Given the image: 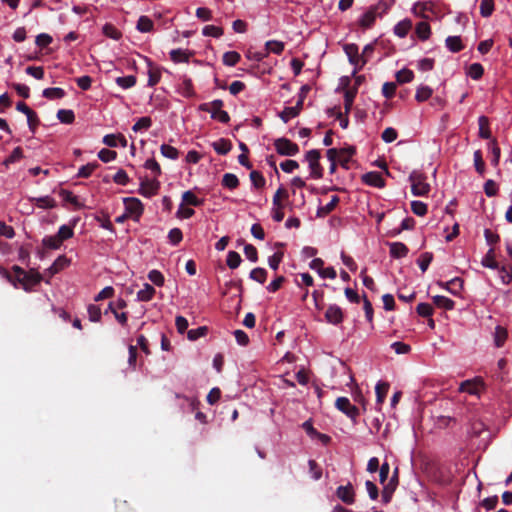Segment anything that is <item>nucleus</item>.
Returning <instances> with one entry per match:
<instances>
[{
  "label": "nucleus",
  "instance_id": "obj_1",
  "mask_svg": "<svg viewBox=\"0 0 512 512\" xmlns=\"http://www.w3.org/2000/svg\"><path fill=\"white\" fill-rule=\"evenodd\" d=\"M224 103L220 99H215L208 103H202L199 110L210 113L212 119L227 124L230 121L228 112L223 110Z\"/></svg>",
  "mask_w": 512,
  "mask_h": 512
},
{
  "label": "nucleus",
  "instance_id": "obj_2",
  "mask_svg": "<svg viewBox=\"0 0 512 512\" xmlns=\"http://www.w3.org/2000/svg\"><path fill=\"white\" fill-rule=\"evenodd\" d=\"M411 183V192L414 196H426L430 191V185L426 182V176L418 171H413L409 175Z\"/></svg>",
  "mask_w": 512,
  "mask_h": 512
},
{
  "label": "nucleus",
  "instance_id": "obj_3",
  "mask_svg": "<svg viewBox=\"0 0 512 512\" xmlns=\"http://www.w3.org/2000/svg\"><path fill=\"white\" fill-rule=\"evenodd\" d=\"M343 50L348 57L349 63L354 66L352 74L355 75L367 63V58H364L359 53V48L354 43L345 44Z\"/></svg>",
  "mask_w": 512,
  "mask_h": 512
},
{
  "label": "nucleus",
  "instance_id": "obj_4",
  "mask_svg": "<svg viewBox=\"0 0 512 512\" xmlns=\"http://www.w3.org/2000/svg\"><path fill=\"white\" fill-rule=\"evenodd\" d=\"M123 204L125 212L135 222H139L144 212L143 203L136 197H125L123 198Z\"/></svg>",
  "mask_w": 512,
  "mask_h": 512
},
{
  "label": "nucleus",
  "instance_id": "obj_5",
  "mask_svg": "<svg viewBox=\"0 0 512 512\" xmlns=\"http://www.w3.org/2000/svg\"><path fill=\"white\" fill-rule=\"evenodd\" d=\"M305 160L308 162L310 169V176L314 179L322 177V168L320 166V152L316 149L309 150L305 154Z\"/></svg>",
  "mask_w": 512,
  "mask_h": 512
},
{
  "label": "nucleus",
  "instance_id": "obj_6",
  "mask_svg": "<svg viewBox=\"0 0 512 512\" xmlns=\"http://www.w3.org/2000/svg\"><path fill=\"white\" fill-rule=\"evenodd\" d=\"M336 408L349 417L353 422H356L360 415L359 409L351 404L347 397H338L335 402Z\"/></svg>",
  "mask_w": 512,
  "mask_h": 512
},
{
  "label": "nucleus",
  "instance_id": "obj_7",
  "mask_svg": "<svg viewBox=\"0 0 512 512\" xmlns=\"http://www.w3.org/2000/svg\"><path fill=\"white\" fill-rule=\"evenodd\" d=\"M274 147L277 153L283 156H295L299 152L298 145L284 137L276 139Z\"/></svg>",
  "mask_w": 512,
  "mask_h": 512
},
{
  "label": "nucleus",
  "instance_id": "obj_8",
  "mask_svg": "<svg viewBox=\"0 0 512 512\" xmlns=\"http://www.w3.org/2000/svg\"><path fill=\"white\" fill-rule=\"evenodd\" d=\"M160 182L156 178L141 180L138 193L145 198H152L158 194Z\"/></svg>",
  "mask_w": 512,
  "mask_h": 512
},
{
  "label": "nucleus",
  "instance_id": "obj_9",
  "mask_svg": "<svg viewBox=\"0 0 512 512\" xmlns=\"http://www.w3.org/2000/svg\"><path fill=\"white\" fill-rule=\"evenodd\" d=\"M483 388V381L481 378L476 377L463 381L459 386V392L468 393L470 395L479 396L481 389Z\"/></svg>",
  "mask_w": 512,
  "mask_h": 512
},
{
  "label": "nucleus",
  "instance_id": "obj_10",
  "mask_svg": "<svg viewBox=\"0 0 512 512\" xmlns=\"http://www.w3.org/2000/svg\"><path fill=\"white\" fill-rule=\"evenodd\" d=\"M325 320L332 325H339L344 320V313L337 304H330L325 312Z\"/></svg>",
  "mask_w": 512,
  "mask_h": 512
},
{
  "label": "nucleus",
  "instance_id": "obj_11",
  "mask_svg": "<svg viewBox=\"0 0 512 512\" xmlns=\"http://www.w3.org/2000/svg\"><path fill=\"white\" fill-rule=\"evenodd\" d=\"M338 163L346 170L350 169L352 158L356 153L354 146H347L341 149H336Z\"/></svg>",
  "mask_w": 512,
  "mask_h": 512
},
{
  "label": "nucleus",
  "instance_id": "obj_12",
  "mask_svg": "<svg viewBox=\"0 0 512 512\" xmlns=\"http://www.w3.org/2000/svg\"><path fill=\"white\" fill-rule=\"evenodd\" d=\"M304 98L300 97V99L297 101V103L294 106L285 107L283 111L279 113L280 119L284 123H288L291 119L297 117L303 107Z\"/></svg>",
  "mask_w": 512,
  "mask_h": 512
},
{
  "label": "nucleus",
  "instance_id": "obj_13",
  "mask_svg": "<svg viewBox=\"0 0 512 512\" xmlns=\"http://www.w3.org/2000/svg\"><path fill=\"white\" fill-rule=\"evenodd\" d=\"M336 496L345 504L352 505L355 502V491L351 483L341 485L336 489Z\"/></svg>",
  "mask_w": 512,
  "mask_h": 512
},
{
  "label": "nucleus",
  "instance_id": "obj_14",
  "mask_svg": "<svg viewBox=\"0 0 512 512\" xmlns=\"http://www.w3.org/2000/svg\"><path fill=\"white\" fill-rule=\"evenodd\" d=\"M361 180L364 184L375 187V188H384L385 180L382 177V174L378 171H371L363 174L361 176Z\"/></svg>",
  "mask_w": 512,
  "mask_h": 512
},
{
  "label": "nucleus",
  "instance_id": "obj_15",
  "mask_svg": "<svg viewBox=\"0 0 512 512\" xmlns=\"http://www.w3.org/2000/svg\"><path fill=\"white\" fill-rule=\"evenodd\" d=\"M437 284L442 289L447 290L449 293H451L454 296H459L463 289V280L459 277H455L447 282H438Z\"/></svg>",
  "mask_w": 512,
  "mask_h": 512
},
{
  "label": "nucleus",
  "instance_id": "obj_16",
  "mask_svg": "<svg viewBox=\"0 0 512 512\" xmlns=\"http://www.w3.org/2000/svg\"><path fill=\"white\" fill-rule=\"evenodd\" d=\"M102 142L106 146L112 147V148L118 147V146L125 148L128 145L127 139L121 133L107 134L103 137Z\"/></svg>",
  "mask_w": 512,
  "mask_h": 512
},
{
  "label": "nucleus",
  "instance_id": "obj_17",
  "mask_svg": "<svg viewBox=\"0 0 512 512\" xmlns=\"http://www.w3.org/2000/svg\"><path fill=\"white\" fill-rule=\"evenodd\" d=\"M177 92L186 98H191L195 95V91L193 88L192 80L188 78L187 76H183L181 78L180 83L177 87Z\"/></svg>",
  "mask_w": 512,
  "mask_h": 512
},
{
  "label": "nucleus",
  "instance_id": "obj_18",
  "mask_svg": "<svg viewBox=\"0 0 512 512\" xmlns=\"http://www.w3.org/2000/svg\"><path fill=\"white\" fill-rule=\"evenodd\" d=\"M378 18L374 10L369 7L358 19V24L363 29L371 28Z\"/></svg>",
  "mask_w": 512,
  "mask_h": 512
},
{
  "label": "nucleus",
  "instance_id": "obj_19",
  "mask_svg": "<svg viewBox=\"0 0 512 512\" xmlns=\"http://www.w3.org/2000/svg\"><path fill=\"white\" fill-rule=\"evenodd\" d=\"M408 252V247L402 242L389 243V253L392 258H404L408 255Z\"/></svg>",
  "mask_w": 512,
  "mask_h": 512
},
{
  "label": "nucleus",
  "instance_id": "obj_20",
  "mask_svg": "<svg viewBox=\"0 0 512 512\" xmlns=\"http://www.w3.org/2000/svg\"><path fill=\"white\" fill-rule=\"evenodd\" d=\"M412 13L421 18H428V12H432V3L431 2H416L411 8Z\"/></svg>",
  "mask_w": 512,
  "mask_h": 512
},
{
  "label": "nucleus",
  "instance_id": "obj_21",
  "mask_svg": "<svg viewBox=\"0 0 512 512\" xmlns=\"http://www.w3.org/2000/svg\"><path fill=\"white\" fill-rule=\"evenodd\" d=\"M155 294V288L149 283H144L143 288L136 294V300L140 302H148L154 298Z\"/></svg>",
  "mask_w": 512,
  "mask_h": 512
},
{
  "label": "nucleus",
  "instance_id": "obj_22",
  "mask_svg": "<svg viewBox=\"0 0 512 512\" xmlns=\"http://www.w3.org/2000/svg\"><path fill=\"white\" fill-rule=\"evenodd\" d=\"M412 28V21L405 18L393 27V33L399 38H405Z\"/></svg>",
  "mask_w": 512,
  "mask_h": 512
},
{
  "label": "nucleus",
  "instance_id": "obj_23",
  "mask_svg": "<svg viewBox=\"0 0 512 512\" xmlns=\"http://www.w3.org/2000/svg\"><path fill=\"white\" fill-rule=\"evenodd\" d=\"M30 201L41 209H51L56 206V201L51 196L33 197Z\"/></svg>",
  "mask_w": 512,
  "mask_h": 512
},
{
  "label": "nucleus",
  "instance_id": "obj_24",
  "mask_svg": "<svg viewBox=\"0 0 512 512\" xmlns=\"http://www.w3.org/2000/svg\"><path fill=\"white\" fill-rule=\"evenodd\" d=\"M145 59L149 66L147 85L149 87H153L159 83V81L161 79V71L159 68L153 67L152 62L148 58H145Z\"/></svg>",
  "mask_w": 512,
  "mask_h": 512
},
{
  "label": "nucleus",
  "instance_id": "obj_25",
  "mask_svg": "<svg viewBox=\"0 0 512 512\" xmlns=\"http://www.w3.org/2000/svg\"><path fill=\"white\" fill-rule=\"evenodd\" d=\"M395 0H380L376 4L370 6L378 17L385 15L394 5Z\"/></svg>",
  "mask_w": 512,
  "mask_h": 512
},
{
  "label": "nucleus",
  "instance_id": "obj_26",
  "mask_svg": "<svg viewBox=\"0 0 512 512\" xmlns=\"http://www.w3.org/2000/svg\"><path fill=\"white\" fill-rule=\"evenodd\" d=\"M212 147L219 155H226L232 149V144L229 140L221 138L212 143Z\"/></svg>",
  "mask_w": 512,
  "mask_h": 512
},
{
  "label": "nucleus",
  "instance_id": "obj_27",
  "mask_svg": "<svg viewBox=\"0 0 512 512\" xmlns=\"http://www.w3.org/2000/svg\"><path fill=\"white\" fill-rule=\"evenodd\" d=\"M41 244L43 248L48 250H58L62 246V242L59 240L56 234L45 236L42 239Z\"/></svg>",
  "mask_w": 512,
  "mask_h": 512
},
{
  "label": "nucleus",
  "instance_id": "obj_28",
  "mask_svg": "<svg viewBox=\"0 0 512 512\" xmlns=\"http://www.w3.org/2000/svg\"><path fill=\"white\" fill-rule=\"evenodd\" d=\"M136 29L141 33H149L153 31L154 23L148 16L142 15L137 21Z\"/></svg>",
  "mask_w": 512,
  "mask_h": 512
},
{
  "label": "nucleus",
  "instance_id": "obj_29",
  "mask_svg": "<svg viewBox=\"0 0 512 512\" xmlns=\"http://www.w3.org/2000/svg\"><path fill=\"white\" fill-rule=\"evenodd\" d=\"M338 203L339 197L337 195H333L327 204L317 209V216L325 217L335 209Z\"/></svg>",
  "mask_w": 512,
  "mask_h": 512
},
{
  "label": "nucleus",
  "instance_id": "obj_30",
  "mask_svg": "<svg viewBox=\"0 0 512 512\" xmlns=\"http://www.w3.org/2000/svg\"><path fill=\"white\" fill-rule=\"evenodd\" d=\"M415 33L420 40H428L431 35L430 25L426 21L419 22L415 27Z\"/></svg>",
  "mask_w": 512,
  "mask_h": 512
},
{
  "label": "nucleus",
  "instance_id": "obj_31",
  "mask_svg": "<svg viewBox=\"0 0 512 512\" xmlns=\"http://www.w3.org/2000/svg\"><path fill=\"white\" fill-rule=\"evenodd\" d=\"M445 44L447 49L453 53L460 52L464 48L460 36H448Z\"/></svg>",
  "mask_w": 512,
  "mask_h": 512
},
{
  "label": "nucleus",
  "instance_id": "obj_32",
  "mask_svg": "<svg viewBox=\"0 0 512 512\" xmlns=\"http://www.w3.org/2000/svg\"><path fill=\"white\" fill-rule=\"evenodd\" d=\"M432 299L434 304L439 308H443L445 310H452L455 307V302L446 296L435 295L433 296Z\"/></svg>",
  "mask_w": 512,
  "mask_h": 512
},
{
  "label": "nucleus",
  "instance_id": "obj_33",
  "mask_svg": "<svg viewBox=\"0 0 512 512\" xmlns=\"http://www.w3.org/2000/svg\"><path fill=\"white\" fill-rule=\"evenodd\" d=\"M170 59L175 63L188 62L190 58V52L184 49H173L169 53Z\"/></svg>",
  "mask_w": 512,
  "mask_h": 512
},
{
  "label": "nucleus",
  "instance_id": "obj_34",
  "mask_svg": "<svg viewBox=\"0 0 512 512\" xmlns=\"http://www.w3.org/2000/svg\"><path fill=\"white\" fill-rule=\"evenodd\" d=\"M102 33L107 37V38H110V39H113V40H120L121 37H122V33L121 31L116 28L113 24L111 23H106L105 25H103L102 27Z\"/></svg>",
  "mask_w": 512,
  "mask_h": 512
},
{
  "label": "nucleus",
  "instance_id": "obj_35",
  "mask_svg": "<svg viewBox=\"0 0 512 512\" xmlns=\"http://www.w3.org/2000/svg\"><path fill=\"white\" fill-rule=\"evenodd\" d=\"M507 335V330L504 327L500 325L496 326L493 333L495 346L498 348L502 347L507 339Z\"/></svg>",
  "mask_w": 512,
  "mask_h": 512
},
{
  "label": "nucleus",
  "instance_id": "obj_36",
  "mask_svg": "<svg viewBox=\"0 0 512 512\" xmlns=\"http://www.w3.org/2000/svg\"><path fill=\"white\" fill-rule=\"evenodd\" d=\"M479 136L483 139H491V131L489 129V120L485 116L478 118Z\"/></svg>",
  "mask_w": 512,
  "mask_h": 512
},
{
  "label": "nucleus",
  "instance_id": "obj_37",
  "mask_svg": "<svg viewBox=\"0 0 512 512\" xmlns=\"http://www.w3.org/2000/svg\"><path fill=\"white\" fill-rule=\"evenodd\" d=\"M222 185L223 187L234 190L239 186V179L233 173H225L222 177Z\"/></svg>",
  "mask_w": 512,
  "mask_h": 512
},
{
  "label": "nucleus",
  "instance_id": "obj_38",
  "mask_svg": "<svg viewBox=\"0 0 512 512\" xmlns=\"http://www.w3.org/2000/svg\"><path fill=\"white\" fill-rule=\"evenodd\" d=\"M284 43L277 40H269L265 43L266 54L280 55L284 51Z\"/></svg>",
  "mask_w": 512,
  "mask_h": 512
},
{
  "label": "nucleus",
  "instance_id": "obj_39",
  "mask_svg": "<svg viewBox=\"0 0 512 512\" xmlns=\"http://www.w3.org/2000/svg\"><path fill=\"white\" fill-rule=\"evenodd\" d=\"M356 94H357V88L345 90V92H344V109H345L346 114H349V112L353 106Z\"/></svg>",
  "mask_w": 512,
  "mask_h": 512
},
{
  "label": "nucleus",
  "instance_id": "obj_40",
  "mask_svg": "<svg viewBox=\"0 0 512 512\" xmlns=\"http://www.w3.org/2000/svg\"><path fill=\"white\" fill-rule=\"evenodd\" d=\"M116 84L122 89H130L136 85L137 79L134 75L117 77Z\"/></svg>",
  "mask_w": 512,
  "mask_h": 512
},
{
  "label": "nucleus",
  "instance_id": "obj_41",
  "mask_svg": "<svg viewBox=\"0 0 512 512\" xmlns=\"http://www.w3.org/2000/svg\"><path fill=\"white\" fill-rule=\"evenodd\" d=\"M432 94L433 90L431 87L427 85H420L416 90L415 99L418 102H424L428 100L432 96Z\"/></svg>",
  "mask_w": 512,
  "mask_h": 512
},
{
  "label": "nucleus",
  "instance_id": "obj_42",
  "mask_svg": "<svg viewBox=\"0 0 512 512\" xmlns=\"http://www.w3.org/2000/svg\"><path fill=\"white\" fill-rule=\"evenodd\" d=\"M42 95L50 100L61 99L65 96V91L59 87L46 88L43 90Z\"/></svg>",
  "mask_w": 512,
  "mask_h": 512
},
{
  "label": "nucleus",
  "instance_id": "obj_43",
  "mask_svg": "<svg viewBox=\"0 0 512 512\" xmlns=\"http://www.w3.org/2000/svg\"><path fill=\"white\" fill-rule=\"evenodd\" d=\"M182 203L197 207L203 204V199L198 198L192 191L188 190L182 195Z\"/></svg>",
  "mask_w": 512,
  "mask_h": 512
},
{
  "label": "nucleus",
  "instance_id": "obj_44",
  "mask_svg": "<svg viewBox=\"0 0 512 512\" xmlns=\"http://www.w3.org/2000/svg\"><path fill=\"white\" fill-rule=\"evenodd\" d=\"M481 264L486 267V268H490V269H497L498 268V263L497 261L495 260V254H494V250L493 248H490L488 250V252L485 254V256L482 258V261H481Z\"/></svg>",
  "mask_w": 512,
  "mask_h": 512
},
{
  "label": "nucleus",
  "instance_id": "obj_45",
  "mask_svg": "<svg viewBox=\"0 0 512 512\" xmlns=\"http://www.w3.org/2000/svg\"><path fill=\"white\" fill-rule=\"evenodd\" d=\"M151 126L152 119L148 116H144L136 121V123L132 126V130L137 133L143 130H148Z\"/></svg>",
  "mask_w": 512,
  "mask_h": 512
},
{
  "label": "nucleus",
  "instance_id": "obj_46",
  "mask_svg": "<svg viewBox=\"0 0 512 512\" xmlns=\"http://www.w3.org/2000/svg\"><path fill=\"white\" fill-rule=\"evenodd\" d=\"M488 149L492 154L491 164L495 167L498 166L501 151L495 139H492L490 141V143L488 144Z\"/></svg>",
  "mask_w": 512,
  "mask_h": 512
},
{
  "label": "nucleus",
  "instance_id": "obj_47",
  "mask_svg": "<svg viewBox=\"0 0 512 512\" xmlns=\"http://www.w3.org/2000/svg\"><path fill=\"white\" fill-rule=\"evenodd\" d=\"M241 59V56L236 51H228L223 55V64L229 67L235 66Z\"/></svg>",
  "mask_w": 512,
  "mask_h": 512
},
{
  "label": "nucleus",
  "instance_id": "obj_48",
  "mask_svg": "<svg viewBox=\"0 0 512 512\" xmlns=\"http://www.w3.org/2000/svg\"><path fill=\"white\" fill-rule=\"evenodd\" d=\"M59 240L63 243L65 240H68L73 237L74 230L73 226L70 225H61L58 229V232L56 233Z\"/></svg>",
  "mask_w": 512,
  "mask_h": 512
},
{
  "label": "nucleus",
  "instance_id": "obj_49",
  "mask_svg": "<svg viewBox=\"0 0 512 512\" xmlns=\"http://www.w3.org/2000/svg\"><path fill=\"white\" fill-rule=\"evenodd\" d=\"M249 277L260 284H264L267 279V271L264 268L257 267L251 270Z\"/></svg>",
  "mask_w": 512,
  "mask_h": 512
},
{
  "label": "nucleus",
  "instance_id": "obj_50",
  "mask_svg": "<svg viewBox=\"0 0 512 512\" xmlns=\"http://www.w3.org/2000/svg\"><path fill=\"white\" fill-rule=\"evenodd\" d=\"M160 152L164 157L171 160H176L179 157V151L175 147L168 144H162L160 146Z\"/></svg>",
  "mask_w": 512,
  "mask_h": 512
},
{
  "label": "nucleus",
  "instance_id": "obj_51",
  "mask_svg": "<svg viewBox=\"0 0 512 512\" xmlns=\"http://www.w3.org/2000/svg\"><path fill=\"white\" fill-rule=\"evenodd\" d=\"M414 73L410 69H401L396 73V80L400 84L409 83L413 80Z\"/></svg>",
  "mask_w": 512,
  "mask_h": 512
},
{
  "label": "nucleus",
  "instance_id": "obj_52",
  "mask_svg": "<svg viewBox=\"0 0 512 512\" xmlns=\"http://www.w3.org/2000/svg\"><path fill=\"white\" fill-rule=\"evenodd\" d=\"M474 167L477 173L481 176L485 173V163L483 161L482 152L480 150H476L473 154Z\"/></svg>",
  "mask_w": 512,
  "mask_h": 512
},
{
  "label": "nucleus",
  "instance_id": "obj_53",
  "mask_svg": "<svg viewBox=\"0 0 512 512\" xmlns=\"http://www.w3.org/2000/svg\"><path fill=\"white\" fill-rule=\"evenodd\" d=\"M147 277L154 285L158 287H162L165 283L164 275L157 269L150 270Z\"/></svg>",
  "mask_w": 512,
  "mask_h": 512
},
{
  "label": "nucleus",
  "instance_id": "obj_54",
  "mask_svg": "<svg viewBox=\"0 0 512 512\" xmlns=\"http://www.w3.org/2000/svg\"><path fill=\"white\" fill-rule=\"evenodd\" d=\"M57 119L64 124H71L74 119L75 115L72 110L69 109H60L57 112Z\"/></svg>",
  "mask_w": 512,
  "mask_h": 512
},
{
  "label": "nucleus",
  "instance_id": "obj_55",
  "mask_svg": "<svg viewBox=\"0 0 512 512\" xmlns=\"http://www.w3.org/2000/svg\"><path fill=\"white\" fill-rule=\"evenodd\" d=\"M432 260L433 254L431 252H424L420 255L417 260V264L423 273L427 271Z\"/></svg>",
  "mask_w": 512,
  "mask_h": 512
},
{
  "label": "nucleus",
  "instance_id": "obj_56",
  "mask_svg": "<svg viewBox=\"0 0 512 512\" xmlns=\"http://www.w3.org/2000/svg\"><path fill=\"white\" fill-rule=\"evenodd\" d=\"M99 166L97 162L88 163L86 165L81 166L78 169L77 176L81 178H88L92 175L95 169Z\"/></svg>",
  "mask_w": 512,
  "mask_h": 512
},
{
  "label": "nucleus",
  "instance_id": "obj_57",
  "mask_svg": "<svg viewBox=\"0 0 512 512\" xmlns=\"http://www.w3.org/2000/svg\"><path fill=\"white\" fill-rule=\"evenodd\" d=\"M223 33V29L215 25H206L202 29V34L208 37L220 38Z\"/></svg>",
  "mask_w": 512,
  "mask_h": 512
},
{
  "label": "nucleus",
  "instance_id": "obj_58",
  "mask_svg": "<svg viewBox=\"0 0 512 512\" xmlns=\"http://www.w3.org/2000/svg\"><path fill=\"white\" fill-rule=\"evenodd\" d=\"M88 318L91 322H100L102 312L99 306L95 304H89L87 307Z\"/></svg>",
  "mask_w": 512,
  "mask_h": 512
},
{
  "label": "nucleus",
  "instance_id": "obj_59",
  "mask_svg": "<svg viewBox=\"0 0 512 512\" xmlns=\"http://www.w3.org/2000/svg\"><path fill=\"white\" fill-rule=\"evenodd\" d=\"M250 181L252 186L256 189L262 188L266 183L264 176L256 170L251 171Z\"/></svg>",
  "mask_w": 512,
  "mask_h": 512
},
{
  "label": "nucleus",
  "instance_id": "obj_60",
  "mask_svg": "<svg viewBox=\"0 0 512 512\" xmlns=\"http://www.w3.org/2000/svg\"><path fill=\"white\" fill-rule=\"evenodd\" d=\"M144 168L150 170L154 174V178H158L162 171L159 163L154 158H149L144 163Z\"/></svg>",
  "mask_w": 512,
  "mask_h": 512
},
{
  "label": "nucleus",
  "instance_id": "obj_61",
  "mask_svg": "<svg viewBox=\"0 0 512 512\" xmlns=\"http://www.w3.org/2000/svg\"><path fill=\"white\" fill-rule=\"evenodd\" d=\"M494 11V0H481L480 14L483 17H490Z\"/></svg>",
  "mask_w": 512,
  "mask_h": 512
},
{
  "label": "nucleus",
  "instance_id": "obj_62",
  "mask_svg": "<svg viewBox=\"0 0 512 512\" xmlns=\"http://www.w3.org/2000/svg\"><path fill=\"white\" fill-rule=\"evenodd\" d=\"M183 239V233L179 228H173L168 232V241L171 245L177 246Z\"/></svg>",
  "mask_w": 512,
  "mask_h": 512
},
{
  "label": "nucleus",
  "instance_id": "obj_63",
  "mask_svg": "<svg viewBox=\"0 0 512 512\" xmlns=\"http://www.w3.org/2000/svg\"><path fill=\"white\" fill-rule=\"evenodd\" d=\"M241 261L242 260H241V257L239 255V253H237L235 251H229L228 252L226 263H227L229 268L236 269L237 267H239Z\"/></svg>",
  "mask_w": 512,
  "mask_h": 512
},
{
  "label": "nucleus",
  "instance_id": "obj_64",
  "mask_svg": "<svg viewBox=\"0 0 512 512\" xmlns=\"http://www.w3.org/2000/svg\"><path fill=\"white\" fill-rule=\"evenodd\" d=\"M483 73L484 69L480 63H473L468 68V75L474 80L480 79Z\"/></svg>",
  "mask_w": 512,
  "mask_h": 512
}]
</instances>
